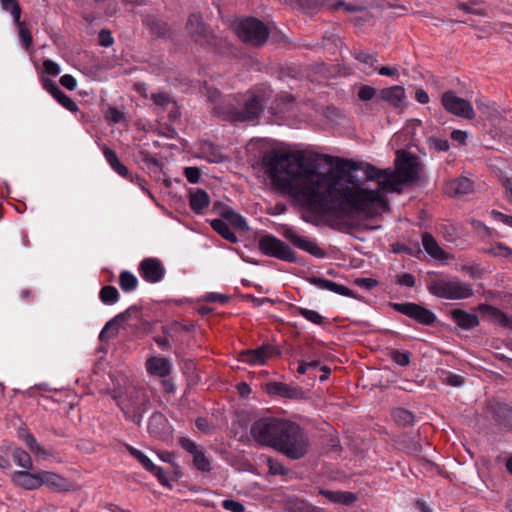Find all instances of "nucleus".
Wrapping results in <instances>:
<instances>
[{
	"instance_id": "nucleus-1",
	"label": "nucleus",
	"mask_w": 512,
	"mask_h": 512,
	"mask_svg": "<svg viewBox=\"0 0 512 512\" xmlns=\"http://www.w3.org/2000/svg\"><path fill=\"white\" fill-rule=\"evenodd\" d=\"M322 162L333 170L327 193L322 192V222L328 213L341 224H352L357 218L371 219L389 209L384 189L419 178V158L398 151L395 171L378 169L374 165L322 153Z\"/></svg>"
},
{
	"instance_id": "nucleus-2",
	"label": "nucleus",
	"mask_w": 512,
	"mask_h": 512,
	"mask_svg": "<svg viewBox=\"0 0 512 512\" xmlns=\"http://www.w3.org/2000/svg\"><path fill=\"white\" fill-rule=\"evenodd\" d=\"M272 185L299 205L305 222L320 225V153L296 150L273 156L267 164Z\"/></svg>"
},
{
	"instance_id": "nucleus-3",
	"label": "nucleus",
	"mask_w": 512,
	"mask_h": 512,
	"mask_svg": "<svg viewBox=\"0 0 512 512\" xmlns=\"http://www.w3.org/2000/svg\"><path fill=\"white\" fill-rule=\"evenodd\" d=\"M251 435L261 445L274 448L290 459H300L308 452V438L295 422L265 417L255 421Z\"/></svg>"
},
{
	"instance_id": "nucleus-4",
	"label": "nucleus",
	"mask_w": 512,
	"mask_h": 512,
	"mask_svg": "<svg viewBox=\"0 0 512 512\" xmlns=\"http://www.w3.org/2000/svg\"><path fill=\"white\" fill-rule=\"evenodd\" d=\"M264 99L254 93L229 95L213 107V114L229 122H246L257 119L263 112Z\"/></svg>"
},
{
	"instance_id": "nucleus-5",
	"label": "nucleus",
	"mask_w": 512,
	"mask_h": 512,
	"mask_svg": "<svg viewBox=\"0 0 512 512\" xmlns=\"http://www.w3.org/2000/svg\"><path fill=\"white\" fill-rule=\"evenodd\" d=\"M428 292L445 300H464L474 295L470 283L461 281L456 276L438 275L427 282Z\"/></svg>"
},
{
	"instance_id": "nucleus-6",
	"label": "nucleus",
	"mask_w": 512,
	"mask_h": 512,
	"mask_svg": "<svg viewBox=\"0 0 512 512\" xmlns=\"http://www.w3.org/2000/svg\"><path fill=\"white\" fill-rule=\"evenodd\" d=\"M113 398L127 420L137 425L141 424L150 403L148 395L143 390L133 388L124 397L114 395Z\"/></svg>"
},
{
	"instance_id": "nucleus-7",
	"label": "nucleus",
	"mask_w": 512,
	"mask_h": 512,
	"mask_svg": "<svg viewBox=\"0 0 512 512\" xmlns=\"http://www.w3.org/2000/svg\"><path fill=\"white\" fill-rule=\"evenodd\" d=\"M235 32L243 42L253 46H262L269 36L267 26L253 17L241 20L236 25Z\"/></svg>"
},
{
	"instance_id": "nucleus-8",
	"label": "nucleus",
	"mask_w": 512,
	"mask_h": 512,
	"mask_svg": "<svg viewBox=\"0 0 512 512\" xmlns=\"http://www.w3.org/2000/svg\"><path fill=\"white\" fill-rule=\"evenodd\" d=\"M258 248L265 256L277 258L286 262L296 261V254L290 246L273 235H265L261 237L258 242Z\"/></svg>"
},
{
	"instance_id": "nucleus-9",
	"label": "nucleus",
	"mask_w": 512,
	"mask_h": 512,
	"mask_svg": "<svg viewBox=\"0 0 512 512\" xmlns=\"http://www.w3.org/2000/svg\"><path fill=\"white\" fill-rule=\"evenodd\" d=\"M389 307L423 326H432L437 320L432 310L414 302H390Z\"/></svg>"
},
{
	"instance_id": "nucleus-10",
	"label": "nucleus",
	"mask_w": 512,
	"mask_h": 512,
	"mask_svg": "<svg viewBox=\"0 0 512 512\" xmlns=\"http://www.w3.org/2000/svg\"><path fill=\"white\" fill-rule=\"evenodd\" d=\"M441 103L447 112L455 116L469 120L475 117L472 104L468 100L458 97L452 90L442 94Z\"/></svg>"
},
{
	"instance_id": "nucleus-11",
	"label": "nucleus",
	"mask_w": 512,
	"mask_h": 512,
	"mask_svg": "<svg viewBox=\"0 0 512 512\" xmlns=\"http://www.w3.org/2000/svg\"><path fill=\"white\" fill-rule=\"evenodd\" d=\"M139 275L148 283L155 284L163 280L166 269L162 261L156 257L144 258L138 266Z\"/></svg>"
},
{
	"instance_id": "nucleus-12",
	"label": "nucleus",
	"mask_w": 512,
	"mask_h": 512,
	"mask_svg": "<svg viewBox=\"0 0 512 512\" xmlns=\"http://www.w3.org/2000/svg\"><path fill=\"white\" fill-rule=\"evenodd\" d=\"M266 392L272 396H279L291 400H304L309 397V393L301 389L298 385L277 381L267 383Z\"/></svg>"
},
{
	"instance_id": "nucleus-13",
	"label": "nucleus",
	"mask_w": 512,
	"mask_h": 512,
	"mask_svg": "<svg viewBox=\"0 0 512 512\" xmlns=\"http://www.w3.org/2000/svg\"><path fill=\"white\" fill-rule=\"evenodd\" d=\"M179 444L182 449L192 455L193 465L198 471L208 473L212 470L211 460L206 456L203 448H200L192 439L181 437Z\"/></svg>"
},
{
	"instance_id": "nucleus-14",
	"label": "nucleus",
	"mask_w": 512,
	"mask_h": 512,
	"mask_svg": "<svg viewBox=\"0 0 512 512\" xmlns=\"http://www.w3.org/2000/svg\"><path fill=\"white\" fill-rule=\"evenodd\" d=\"M275 353L272 345H262L256 349L242 350L238 353V360L252 366L264 365Z\"/></svg>"
},
{
	"instance_id": "nucleus-15",
	"label": "nucleus",
	"mask_w": 512,
	"mask_h": 512,
	"mask_svg": "<svg viewBox=\"0 0 512 512\" xmlns=\"http://www.w3.org/2000/svg\"><path fill=\"white\" fill-rule=\"evenodd\" d=\"M478 311L487 321L512 330V318L499 308L490 304H480L478 306Z\"/></svg>"
},
{
	"instance_id": "nucleus-16",
	"label": "nucleus",
	"mask_w": 512,
	"mask_h": 512,
	"mask_svg": "<svg viewBox=\"0 0 512 512\" xmlns=\"http://www.w3.org/2000/svg\"><path fill=\"white\" fill-rule=\"evenodd\" d=\"M341 444L335 429L327 422L322 421V455L323 454H339L341 452Z\"/></svg>"
},
{
	"instance_id": "nucleus-17",
	"label": "nucleus",
	"mask_w": 512,
	"mask_h": 512,
	"mask_svg": "<svg viewBox=\"0 0 512 512\" xmlns=\"http://www.w3.org/2000/svg\"><path fill=\"white\" fill-rule=\"evenodd\" d=\"M186 29L195 42L209 43L208 30L200 15L191 14L186 23Z\"/></svg>"
},
{
	"instance_id": "nucleus-18",
	"label": "nucleus",
	"mask_w": 512,
	"mask_h": 512,
	"mask_svg": "<svg viewBox=\"0 0 512 512\" xmlns=\"http://www.w3.org/2000/svg\"><path fill=\"white\" fill-rule=\"evenodd\" d=\"M12 483L24 490H36L40 488L39 472L31 473L30 470L14 471L11 475Z\"/></svg>"
},
{
	"instance_id": "nucleus-19",
	"label": "nucleus",
	"mask_w": 512,
	"mask_h": 512,
	"mask_svg": "<svg viewBox=\"0 0 512 512\" xmlns=\"http://www.w3.org/2000/svg\"><path fill=\"white\" fill-rule=\"evenodd\" d=\"M40 487L45 485L49 489L62 492L71 489L70 482L61 475L51 471H39Z\"/></svg>"
},
{
	"instance_id": "nucleus-20",
	"label": "nucleus",
	"mask_w": 512,
	"mask_h": 512,
	"mask_svg": "<svg viewBox=\"0 0 512 512\" xmlns=\"http://www.w3.org/2000/svg\"><path fill=\"white\" fill-rule=\"evenodd\" d=\"M378 97L394 108H401L405 103L406 93L402 86L395 85L381 89Z\"/></svg>"
},
{
	"instance_id": "nucleus-21",
	"label": "nucleus",
	"mask_w": 512,
	"mask_h": 512,
	"mask_svg": "<svg viewBox=\"0 0 512 512\" xmlns=\"http://www.w3.org/2000/svg\"><path fill=\"white\" fill-rule=\"evenodd\" d=\"M146 369L149 374L164 378L170 375L172 365L166 358L153 356L147 360Z\"/></svg>"
},
{
	"instance_id": "nucleus-22",
	"label": "nucleus",
	"mask_w": 512,
	"mask_h": 512,
	"mask_svg": "<svg viewBox=\"0 0 512 512\" xmlns=\"http://www.w3.org/2000/svg\"><path fill=\"white\" fill-rule=\"evenodd\" d=\"M450 318L460 328L470 330L479 325V320L476 314H472L463 309H454L450 311Z\"/></svg>"
},
{
	"instance_id": "nucleus-23",
	"label": "nucleus",
	"mask_w": 512,
	"mask_h": 512,
	"mask_svg": "<svg viewBox=\"0 0 512 512\" xmlns=\"http://www.w3.org/2000/svg\"><path fill=\"white\" fill-rule=\"evenodd\" d=\"M141 314V310L139 307L133 305L126 309L124 312L119 313L113 319L109 320L104 328L101 330L99 338L101 341L106 340V335L108 331L118 322H125L131 318H139Z\"/></svg>"
},
{
	"instance_id": "nucleus-24",
	"label": "nucleus",
	"mask_w": 512,
	"mask_h": 512,
	"mask_svg": "<svg viewBox=\"0 0 512 512\" xmlns=\"http://www.w3.org/2000/svg\"><path fill=\"white\" fill-rule=\"evenodd\" d=\"M149 433L156 438H162L169 433V422L160 412L153 413L148 422Z\"/></svg>"
},
{
	"instance_id": "nucleus-25",
	"label": "nucleus",
	"mask_w": 512,
	"mask_h": 512,
	"mask_svg": "<svg viewBox=\"0 0 512 512\" xmlns=\"http://www.w3.org/2000/svg\"><path fill=\"white\" fill-rule=\"evenodd\" d=\"M284 237L288 239L294 246L308 251L313 255H320V248L313 242L297 235L293 230L287 229L284 232Z\"/></svg>"
},
{
	"instance_id": "nucleus-26",
	"label": "nucleus",
	"mask_w": 512,
	"mask_h": 512,
	"mask_svg": "<svg viewBox=\"0 0 512 512\" xmlns=\"http://www.w3.org/2000/svg\"><path fill=\"white\" fill-rule=\"evenodd\" d=\"M322 496L330 502L350 506L354 504L358 497L355 493L349 491H332L322 489Z\"/></svg>"
},
{
	"instance_id": "nucleus-27",
	"label": "nucleus",
	"mask_w": 512,
	"mask_h": 512,
	"mask_svg": "<svg viewBox=\"0 0 512 512\" xmlns=\"http://www.w3.org/2000/svg\"><path fill=\"white\" fill-rule=\"evenodd\" d=\"M190 208L196 214H201L205 208L210 204V197L208 193L202 189L191 191L189 195Z\"/></svg>"
},
{
	"instance_id": "nucleus-28",
	"label": "nucleus",
	"mask_w": 512,
	"mask_h": 512,
	"mask_svg": "<svg viewBox=\"0 0 512 512\" xmlns=\"http://www.w3.org/2000/svg\"><path fill=\"white\" fill-rule=\"evenodd\" d=\"M222 218L236 229L245 232L249 230V226L245 218L230 207H225L221 211Z\"/></svg>"
},
{
	"instance_id": "nucleus-29",
	"label": "nucleus",
	"mask_w": 512,
	"mask_h": 512,
	"mask_svg": "<svg viewBox=\"0 0 512 512\" xmlns=\"http://www.w3.org/2000/svg\"><path fill=\"white\" fill-rule=\"evenodd\" d=\"M422 245L424 250L433 258L443 260L446 254L439 246L436 239L428 232L422 234Z\"/></svg>"
},
{
	"instance_id": "nucleus-30",
	"label": "nucleus",
	"mask_w": 512,
	"mask_h": 512,
	"mask_svg": "<svg viewBox=\"0 0 512 512\" xmlns=\"http://www.w3.org/2000/svg\"><path fill=\"white\" fill-rule=\"evenodd\" d=\"M102 151L110 167L122 177H128L129 170L119 161L116 152L106 145L103 146Z\"/></svg>"
},
{
	"instance_id": "nucleus-31",
	"label": "nucleus",
	"mask_w": 512,
	"mask_h": 512,
	"mask_svg": "<svg viewBox=\"0 0 512 512\" xmlns=\"http://www.w3.org/2000/svg\"><path fill=\"white\" fill-rule=\"evenodd\" d=\"M210 225L214 231H216L225 240L236 243L238 241L235 233L230 229L229 225L224 219H213L210 221Z\"/></svg>"
},
{
	"instance_id": "nucleus-32",
	"label": "nucleus",
	"mask_w": 512,
	"mask_h": 512,
	"mask_svg": "<svg viewBox=\"0 0 512 512\" xmlns=\"http://www.w3.org/2000/svg\"><path fill=\"white\" fill-rule=\"evenodd\" d=\"M472 181L467 177H459L449 184V193L455 196L465 195L472 191Z\"/></svg>"
},
{
	"instance_id": "nucleus-33",
	"label": "nucleus",
	"mask_w": 512,
	"mask_h": 512,
	"mask_svg": "<svg viewBox=\"0 0 512 512\" xmlns=\"http://www.w3.org/2000/svg\"><path fill=\"white\" fill-rule=\"evenodd\" d=\"M345 120V114L342 110L336 107H327L324 113H322V123L330 125L331 127L341 125Z\"/></svg>"
},
{
	"instance_id": "nucleus-34",
	"label": "nucleus",
	"mask_w": 512,
	"mask_h": 512,
	"mask_svg": "<svg viewBox=\"0 0 512 512\" xmlns=\"http://www.w3.org/2000/svg\"><path fill=\"white\" fill-rule=\"evenodd\" d=\"M354 58L360 63L366 65L369 68L367 74H370L377 70L378 68V59L377 55L373 53H369L368 51L360 50L353 53Z\"/></svg>"
},
{
	"instance_id": "nucleus-35",
	"label": "nucleus",
	"mask_w": 512,
	"mask_h": 512,
	"mask_svg": "<svg viewBox=\"0 0 512 512\" xmlns=\"http://www.w3.org/2000/svg\"><path fill=\"white\" fill-rule=\"evenodd\" d=\"M21 438L24 441V443L26 444L27 448L32 453L36 454L37 456H41L44 459H46L50 456V454L45 450V448L43 446H41L39 444L37 439L31 433L25 432L21 436Z\"/></svg>"
},
{
	"instance_id": "nucleus-36",
	"label": "nucleus",
	"mask_w": 512,
	"mask_h": 512,
	"mask_svg": "<svg viewBox=\"0 0 512 512\" xmlns=\"http://www.w3.org/2000/svg\"><path fill=\"white\" fill-rule=\"evenodd\" d=\"M320 360L318 358H303L298 361L297 372L299 374H308L316 378V371L319 368Z\"/></svg>"
},
{
	"instance_id": "nucleus-37",
	"label": "nucleus",
	"mask_w": 512,
	"mask_h": 512,
	"mask_svg": "<svg viewBox=\"0 0 512 512\" xmlns=\"http://www.w3.org/2000/svg\"><path fill=\"white\" fill-rule=\"evenodd\" d=\"M145 22L151 33L156 37L165 36L169 31L168 24L154 16L147 17Z\"/></svg>"
},
{
	"instance_id": "nucleus-38",
	"label": "nucleus",
	"mask_w": 512,
	"mask_h": 512,
	"mask_svg": "<svg viewBox=\"0 0 512 512\" xmlns=\"http://www.w3.org/2000/svg\"><path fill=\"white\" fill-rule=\"evenodd\" d=\"M119 285L124 292H132L138 287V279L130 271L124 270L119 275Z\"/></svg>"
},
{
	"instance_id": "nucleus-39",
	"label": "nucleus",
	"mask_w": 512,
	"mask_h": 512,
	"mask_svg": "<svg viewBox=\"0 0 512 512\" xmlns=\"http://www.w3.org/2000/svg\"><path fill=\"white\" fill-rule=\"evenodd\" d=\"M99 298L105 305H113L118 302L120 294L116 287L112 285H106L101 288L99 292Z\"/></svg>"
},
{
	"instance_id": "nucleus-40",
	"label": "nucleus",
	"mask_w": 512,
	"mask_h": 512,
	"mask_svg": "<svg viewBox=\"0 0 512 512\" xmlns=\"http://www.w3.org/2000/svg\"><path fill=\"white\" fill-rule=\"evenodd\" d=\"M12 458L15 464L24 470H31L33 468V462L30 455L21 448L13 450Z\"/></svg>"
},
{
	"instance_id": "nucleus-41",
	"label": "nucleus",
	"mask_w": 512,
	"mask_h": 512,
	"mask_svg": "<svg viewBox=\"0 0 512 512\" xmlns=\"http://www.w3.org/2000/svg\"><path fill=\"white\" fill-rule=\"evenodd\" d=\"M322 289L329 290L333 293H336V294H339L342 296H347V297L353 296V292L348 287H346L342 284L336 283L334 281H331V280L323 279V278H322Z\"/></svg>"
},
{
	"instance_id": "nucleus-42",
	"label": "nucleus",
	"mask_w": 512,
	"mask_h": 512,
	"mask_svg": "<svg viewBox=\"0 0 512 512\" xmlns=\"http://www.w3.org/2000/svg\"><path fill=\"white\" fill-rule=\"evenodd\" d=\"M394 421L402 426H407L413 423L414 415L407 409L396 408L392 411Z\"/></svg>"
},
{
	"instance_id": "nucleus-43",
	"label": "nucleus",
	"mask_w": 512,
	"mask_h": 512,
	"mask_svg": "<svg viewBox=\"0 0 512 512\" xmlns=\"http://www.w3.org/2000/svg\"><path fill=\"white\" fill-rule=\"evenodd\" d=\"M127 450L147 471L155 469V464L143 452L130 445H127Z\"/></svg>"
},
{
	"instance_id": "nucleus-44",
	"label": "nucleus",
	"mask_w": 512,
	"mask_h": 512,
	"mask_svg": "<svg viewBox=\"0 0 512 512\" xmlns=\"http://www.w3.org/2000/svg\"><path fill=\"white\" fill-rule=\"evenodd\" d=\"M441 382L452 387H462L465 383L463 376L447 370H441Z\"/></svg>"
},
{
	"instance_id": "nucleus-45",
	"label": "nucleus",
	"mask_w": 512,
	"mask_h": 512,
	"mask_svg": "<svg viewBox=\"0 0 512 512\" xmlns=\"http://www.w3.org/2000/svg\"><path fill=\"white\" fill-rule=\"evenodd\" d=\"M494 417L500 425L512 429V409L499 407Z\"/></svg>"
},
{
	"instance_id": "nucleus-46",
	"label": "nucleus",
	"mask_w": 512,
	"mask_h": 512,
	"mask_svg": "<svg viewBox=\"0 0 512 512\" xmlns=\"http://www.w3.org/2000/svg\"><path fill=\"white\" fill-rule=\"evenodd\" d=\"M53 98L70 112L76 113L79 110L78 105L73 101V99L66 95L61 89L53 96Z\"/></svg>"
},
{
	"instance_id": "nucleus-47",
	"label": "nucleus",
	"mask_w": 512,
	"mask_h": 512,
	"mask_svg": "<svg viewBox=\"0 0 512 512\" xmlns=\"http://www.w3.org/2000/svg\"><path fill=\"white\" fill-rule=\"evenodd\" d=\"M0 4L3 10L12 15L14 22H18L21 17V8L17 0H0Z\"/></svg>"
},
{
	"instance_id": "nucleus-48",
	"label": "nucleus",
	"mask_w": 512,
	"mask_h": 512,
	"mask_svg": "<svg viewBox=\"0 0 512 512\" xmlns=\"http://www.w3.org/2000/svg\"><path fill=\"white\" fill-rule=\"evenodd\" d=\"M18 27L19 37L22 41V44L25 49H29L32 45L33 39L30 30L28 29L25 22H22L20 19L18 22H15Z\"/></svg>"
},
{
	"instance_id": "nucleus-49",
	"label": "nucleus",
	"mask_w": 512,
	"mask_h": 512,
	"mask_svg": "<svg viewBox=\"0 0 512 512\" xmlns=\"http://www.w3.org/2000/svg\"><path fill=\"white\" fill-rule=\"evenodd\" d=\"M391 360L401 367H406L410 364L411 353L409 351L391 350L389 354Z\"/></svg>"
},
{
	"instance_id": "nucleus-50",
	"label": "nucleus",
	"mask_w": 512,
	"mask_h": 512,
	"mask_svg": "<svg viewBox=\"0 0 512 512\" xmlns=\"http://www.w3.org/2000/svg\"><path fill=\"white\" fill-rule=\"evenodd\" d=\"M427 143L430 148L437 152H447L450 149V143L447 139L432 136L427 139Z\"/></svg>"
},
{
	"instance_id": "nucleus-51",
	"label": "nucleus",
	"mask_w": 512,
	"mask_h": 512,
	"mask_svg": "<svg viewBox=\"0 0 512 512\" xmlns=\"http://www.w3.org/2000/svg\"><path fill=\"white\" fill-rule=\"evenodd\" d=\"M267 465L269 467V474L271 475H281V476H288L290 471L287 469L282 463H280L278 460L268 458L267 459Z\"/></svg>"
},
{
	"instance_id": "nucleus-52",
	"label": "nucleus",
	"mask_w": 512,
	"mask_h": 512,
	"mask_svg": "<svg viewBox=\"0 0 512 512\" xmlns=\"http://www.w3.org/2000/svg\"><path fill=\"white\" fill-rule=\"evenodd\" d=\"M457 8L467 14L484 15V11L479 7L478 1L460 2Z\"/></svg>"
},
{
	"instance_id": "nucleus-53",
	"label": "nucleus",
	"mask_w": 512,
	"mask_h": 512,
	"mask_svg": "<svg viewBox=\"0 0 512 512\" xmlns=\"http://www.w3.org/2000/svg\"><path fill=\"white\" fill-rule=\"evenodd\" d=\"M358 99L363 102H368L374 99L377 94V90L370 85H361L357 92Z\"/></svg>"
},
{
	"instance_id": "nucleus-54",
	"label": "nucleus",
	"mask_w": 512,
	"mask_h": 512,
	"mask_svg": "<svg viewBox=\"0 0 512 512\" xmlns=\"http://www.w3.org/2000/svg\"><path fill=\"white\" fill-rule=\"evenodd\" d=\"M395 284L401 287L412 288L416 284V278L411 273H399L395 276Z\"/></svg>"
},
{
	"instance_id": "nucleus-55",
	"label": "nucleus",
	"mask_w": 512,
	"mask_h": 512,
	"mask_svg": "<svg viewBox=\"0 0 512 512\" xmlns=\"http://www.w3.org/2000/svg\"><path fill=\"white\" fill-rule=\"evenodd\" d=\"M295 314L301 315L306 320L310 321L313 324L320 325V313L314 310H310L307 308L297 307L295 308Z\"/></svg>"
},
{
	"instance_id": "nucleus-56",
	"label": "nucleus",
	"mask_w": 512,
	"mask_h": 512,
	"mask_svg": "<svg viewBox=\"0 0 512 512\" xmlns=\"http://www.w3.org/2000/svg\"><path fill=\"white\" fill-rule=\"evenodd\" d=\"M487 253L493 256L509 257L512 256V249L503 243H498L487 250Z\"/></svg>"
},
{
	"instance_id": "nucleus-57",
	"label": "nucleus",
	"mask_w": 512,
	"mask_h": 512,
	"mask_svg": "<svg viewBox=\"0 0 512 512\" xmlns=\"http://www.w3.org/2000/svg\"><path fill=\"white\" fill-rule=\"evenodd\" d=\"M151 100L160 108H166L172 102L170 95L164 92L152 94Z\"/></svg>"
},
{
	"instance_id": "nucleus-58",
	"label": "nucleus",
	"mask_w": 512,
	"mask_h": 512,
	"mask_svg": "<svg viewBox=\"0 0 512 512\" xmlns=\"http://www.w3.org/2000/svg\"><path fill=\"white\" fill-rule=\"evenodd\" d=\"M106 119L113 123H120L125 120V115L116 107H109L106 112Z\"/></svg>"
},
{
	"instance_id": "nucleus-59",
	"label": "nucleus",
	"mask_w": 512,
	"mask_h": 512,
	"mask_svg": "<svg viewBox=\"0 0 512 512\" xmlns=\"http://www.w3.org/2000/svg\"><path fill=\"white\" fill-rule=\"evenodd\" d=\"M490 216L494 221L501 222L504 225L512 228V215L504 214L498 210H491Z\"/></svg>"
},
{
	"instance_id": "nucleus-60",
	"label": "nucleus",
	"mask_w": 512,
	"mask_h": 512,
	"mask_svg": "<svg viewBox=\"0 0 512 512\" xmlns=\"http://www.w3.org/2000/svg\"><path fill=\"white\" fill-rule=\"evenodd\" d=\"M222 507L225 510H228L231 512H244L245 511L244 505L241 502L233 500V499H225L222 502Z\"/></svg>"
},
{
	"instance_id": "nucleus-61",
	"label": "nucleus",
	"mask_w": 512,
	"mask_h": 512,
	"mask_svg": "<svg viewBox=\"0 0 512 512\" xmlns=\"http://www.w3.org/2000/svg\"><path fill=\"white\" fill-rule=\"evenodd\" d=\"M43 69L45 73L51 76H57L61 72L60 66L51 59H46L43 61Z\"/></svg>"
},
{
	"instance_id": "nucleus-62",
	"label": "nucleus",
	"mask_w": 512,
	"mask_h": 512,
	"mask_svg": "<svg viewBox=\"0 0 512 512\" xmlns=\"http://www.w3.org/2000/svg\"><path fill=\"white\" fill-rule=\"evenodd\" d=\"M184 175L188 182L192 184L198 183L201 177L200 170L197 167H185Z\"/></svg>"
},
{
	"instance_id": "nucleus-63",
	"label": "nucleus",
	"mask_w": 512,
	"mask_h": 512,
	"mask_svg": "<svg viewBox=\"0 0 512 512\" xmlns=\"http://www.w3.org/2000/svg\"><path fill=\"white\" fill-rule=\"evenodd\" d=\"M41 83L43 89L46 90L52 97L60 90L56 82L50 78L42 77Z\"/></svg>"
},
{
	"instance_id": "nucleus-64",
	"label": "nucleus",
	"mask_w": 512,
	"mask_h": 512,
	"mask_svg": "<svg viewBox=\"0 0 512 512\" xmlns=\"http://www.w3.org/2000/svg\"><path fill=\"white\" fill-rule=\"evenodd\" d=\"M204 299H205V301L211 302V303L218 302L221 304H225L229 301V296L225 295V294H221V293L210 292L204 296Z\"/></svg>"
}]
</instances>
